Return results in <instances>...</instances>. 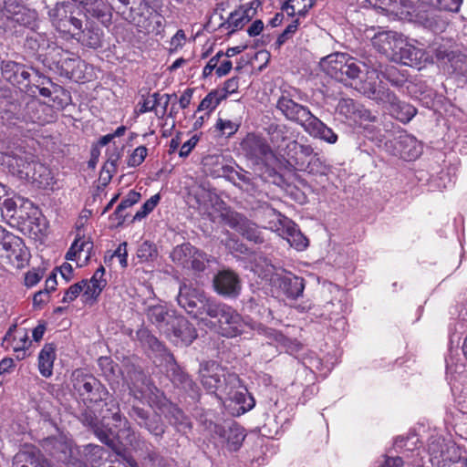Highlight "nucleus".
<instances>
[{"label": "nucleus", "instance_id": "nucleus-2", "mask_svg": "<svg viewBox=\"0 0 467 467\" xmlns=\"http://www.w3.org/2000/svg\"><path fill=\"white\" fill-rule=\"evenodd\" d=\"M275 108L285 119L302 127L309 136L330 144L337 142V135L333 130L315 116L308 107L296 102L291 92L283 90Z\"/></svg>", "mask_w": 467, "mask_h": 467}, {"label": "nucleus", "instance_id": "nucleus-41", "mask_svg": "<svg viewBox=\"0 0 467 467\" xmlns=\"http://www.w3.org/2000/svg\"><path fill=\"white\" fill-rule=\"evenodd\" d=\"M280 286L287 297L295 299L303 294L305 288L304 279L296 275L284 276Z\"/></svg>", "mask_w": 467, "mask_h": 467}, {"label": "nucleus", "instance_id": "nucleus-42", "mask_svg": "<svg viewBox=\"0 0 467 467\" xmlns=\"http://www.w3.org/2000/svg\"><path fill=\"white\" fill-rule=\"evenodd\" d=\"M287 156L294 159L296 163L298 164L299 161H303L304 157H310L314 154V149L311 145L301 144L296 140L290 141L287 146Z\"/></svg>", "mask_w": 467, "mask_h": 467}, {"label": "nucleus", "instance_id": "nucleus-45", "mask_svg": "<svg viewBox=\"0 0 467 467\" xmlns=\"http://www.w3.org/2000/svg\"><path fill=\"white\" fill-rule=\"evenodd\" d=\"M361 104L352 99H341L337 104V109L340 115L347 119L357 121V111Z\"/></svg>", "mask_w": 467, "mask_h": 467}, {"label": "nucleus", "instance_id": "nucleus-26", "mask_svg": "<svg viewBox=\"0 0 467 467\" xmlns=\"http://www.w3.org/2000/svg\"><path fill=\"white\" fill-rule=\"evenodd\" d=\"M429 57L423 49L408 44L404 39L393 60L405 66L420 68L429 60Z\"/></svg>", "mask_w": 467, "mask_h": 467}, {"label": "nucleus", "instance_id": "nucleus-25", "mask_svg": "<svg viewBox=\"0 0 467 467\" xmlns=\"http://www.w3.org/2000/svg\"><path fill=\"white\" fill-rule=\"evenodd\" d=\"M80 420L84 425L91 428L96 437L104 444L111 447L114 445L115 431L111 428L105 426L99 422L97 415L88 407L80 416Z\"/></svg>", "mask_w": 467, "mask_h": 467}, {"label": "nucleus", "instance_id": "nucleus-40", "mask_svg": "<svg viewBox=\"0 0 467 467\" xmlns=\"http://www.w3.org/2000/svg\"><path fill=\"white\" fill-rule=\"evenodd\" d=\"M22 239L8 232L0 242V256L8 259H11L12 256L18 258L20 256L18 253L22 251Z\"/></svg>", "mask_w": 467, "mask_h": 467}, {"label": "nucleus", "instance_id": "nucleus-12", "mask_svg": "<svg viewBox=\"0 0 467 467\" xmlns=\"http://www.w3.org/2000/svg\"><path fill=\"white\" fill-rule=\"evenodd\" d=\"M18 172L25 174L26 177L37 183L40 187H48L53 183V177L50 170L44 164L36 161L32 154L15 157Z\"/></svg>", "mask_w": 467, "mask_h": 467}, {"label": "nucleus", "instance_id": "nucleus-5", "mask_svg": "<svg viewBox=\"0 0 467 467\" xmlns=\"http://www.w3.org/2000/svg\"><path fill=\"white\" fill-rule=\"evenodd\" d=\"M200 373L202 384L210 392L220 391L224 394L229 388L240 386L239 376L229 372L215 361H208L203 364Z\"/></svg>", "mask_w": 467, "mask_h": 467}, {"label": "nucleus", "instance_id": "nucleus-22", "mask_svg": "<svg viewBox=\"0 0 467 467\" xmlns=\"http://www.w3.org/2000/svg\"><path fill=\"white\" fill-rule=\"evenodd\" d=\"M3 78L21 90L27 88L30 84L31 74L28 68L15 61H4L1 67Z\"/></svg>", "mask_w": 467, "mask_h": 467}, {"label": "nucleus", "instance_id": "nucleus-28", "mask_svg": "<svg viewBox=\"0 0 467 467\" xmlns=\"http://www.w3.org/2000/svg\"><path fill=\"white\" fill-rule=\"evenodd\" d=\"M395 154L405 161L417 159L422 151L420 143L415 137L407 133H401L393 140Z\"/></svg>", "mask_w": 467, "mask_h": 467}, {"label": "nucleus", "instance_id": "nucleus-33", "mask_svg": "<svg viewBox=\"0 0 467 467\" xmlns=\"http://www.w3.org/2000/svg\"><path fill=\"white\" fill-rule=\"evenodd\" d=\"M268 337H271L277 345L282 348L285 351L296 358L301 359L303 364L306 366L305 355V347L296 339H292L285 336L284 334L271 330L268 333Z\"/></svg>", "mask_w": 467, "mask_h": 467}, {"label": "nucleus", "instance_id": "nucleus-63", "mask_svg": "<svg viewBox=\"0 0 467 467\" xmlns=\"http://www.w3.org/2000/svg\"><path fill=\"white\" fill-rule=\"evenodd\" d=\"M113 255L119 258V264L122 267H126L128 265L127 243H121L114 252Z\"/></svg>", "mask_w": 467, "mask_h": 467}, {"label": "nucleus", "instance_id": "nucleus-4", "mask_svg": "<svg viewBox=\"0 0 467 467\" xmlns=\"http://www.w3.org/2000/svg\"><path fill=\"white\" fill-rule=\"evenodd\" d=\"M322 70L332 78L346 84L357 79L360 73L359 62L346 53H334L322 58Z\"/></svg>", "mask_w": 467, "mask_h": 467}, {"label": "nucleus", "instance_id": "nucleus-18", "mask_svg": "<svg viewBox=\"0 0 467 467\" xmlns=\"http://www.w3.org/2000/svg\"><path fill=\"white\" fill-rule=\"evenodd\" d=\"M164 334L180 346H189L197 337L195 327L182 316H176Z\"/></svg>", "mask_w": 467, "mask_h": 467}, {"label": "nucleus", "instance_id": "nucleus-43", "mask_svg": "<svg viewBox=\"0 0 467 467\" xmlns=\"http://www.w3.org/2000/svg\"><path fill=\"white\" fill-rule=\"evenodd\" d=\"M140 199V193L135 191H130L127 196L117 206L113 215L119 220L118 224L120 225L126 219V214L123 212L137 203Z\"/></svg>", "mask_w": 467, "mask_h": 467}, {"label": "nucleus", "instance_id": "nucleus-49", "mask_svg": "<svg viewBox=\"0 0 467 467\" xmlns=\"http://www.w3.org/2000/svg\"><path fill=\"white\" fill-rule=\"evenodd\" d=\"M422 2L440 10L458 12L462 0H422Z\"/></svg>", "mask_w": 467, "mask_h": 467}, {"label": "nucleus", "instance_id": "nucleus-57", "mask_svg": "<svg viewBox=\"0 0 467 467\" xmlns=\"http://www.w3.org/2000/svg\"><path fill=\"white\" fill-rule=\"evenodd\" d=\"M239 88L238 78H231L227 79L222 88H218L219 93L223 94V99H226L229 95L237 92Z\"/></svg>", "mask_w": 467, "mask_h": 467}, {"label": "nucleus", "instance_id": "nucleus-10", "mask_svg": "<svg viewBox=\"0 0 467 467\" xmlns=\"http://www.w3.org/2000/svg\"><path fill=\"white\" fill-rule=\"evenodd\" d=\"M130 418L136 424L147 431L155 438L161 439L166 431V425L162 420L161 414L148 410L136 404H132L128 411Z\"/></svg>", "mask_w": 467, "mask_h": 467}, {"label": "nucleus", "instance_id": "nucleus-8", "mask_svg": "<svg viewBox=\"0 0 467 467\" xmlns=\"http://www.w3.org/2000/svg\"><path fill=\"white\" fill-rule=\"evenodd\" d=\"M130 394L137 400H147L154 407L158 402H163L164 394L140 370H135L130 375Z\"/></svg>", "mask_w": 467, "mask_h": 467}, {"label": "nucleus", "instance_id": "nucleus-29", "mask_svg": "<svg viewBox=\"0 0 467 467\" xmlns=\"http://www.w3.org/2000/svg\"><path fill=\"white\" fill-rule=\"evenodd\" d=\"M145 314L148 320L162 333L167 332L169 326L176 317L174 311L170 310L161 303L148 305L145 308Z\"/></svg>", "mask_w": 467, "mask_h": 467}, {"label": "nucleus", "instance_id": "nucleus-48", "mask_svg": "<svg viewBox=\"0 0 467 467\" xmlns=\"http://www.w3.org/2000/svg\"><path fill=\"white\" fill-rule=\"evenodd\" d=\"M63 51L64 52L61 55L54 53L51 57V59L58 67L66 69L67 71H68L69 69H73L75 63L78 62V57L67 50L63 49Z\"/></svg>", "mask_w": 467, "mask_h": 467}, {"label": "nucleus", "instance_id": "nucleus-3", "mask_svg": "<svg viewBox=\"0 0 467 467\" xmlns=\"http://www.w3.org/2000/svg\"><path fill=\"white\" fill-rule=\"evenodd\" d=\"M53 107L41 102L39 99H31L21 108V105L11 98L5 100L2 118L7 120H20L25 123L43 126L52 122L55 119Z\"/></svg>", "mask_w": 467, "mask_h": 467}, {"label": "nucleus", "instance_id": "nucleus-23", "mask_svg": "<svg viewBox=\"0 0 467 467\" xmlns=\"http://www.w3.org/2000/svg\"><path fill=\"white\" fill-rule=\"evenodd\" d=\"M381 105L398 120L407 123L415 116L417 109L410 104L400 101L392 91L385 96Z\"/></svg>", "mask_w": 467, "mask_h": 467}, {"label": "nucleus", "instance_id": "nucleus-38", "mask_svg": "<svg viewBox=\"0 0 467 467\" xmlns=\"http://www.w3.org/2000/svg\"><path fill=\"white\" fill-rule=\"evenodd\" d=\"M252 8L240 7L232 12L228 19L221 25V27L230 29V34L242 29L250 20Z\"/></svg>", "mask_w": 467, "mask_h": 467}, {"label": "nucleus", "instance_id": "nucleus-14", "mask_svg": "<svg viewBox=\"0 0 467 467\" xmlns=\"http://www.w3.org/2000/svg\"><path fill=\"white\" fill-rule=\"evenodd\" d=\"M213 287L217 295L224 298L234 299L241 294L242 281L233 270L223 269L214 275Z\"/></svg>", "mask_w": 467, "mask_h": 467}, {"label": "nucleus", "instance_id": "nucleus-27", "mask_svg": "<svg viewBox=\"0 0 467 467\" xmlns=\"http://www.w3.org/2000/svg\"><path fill=\"white\" fill-rule=\"evenodd\" d=\"M73 38L85 47L98 49L102 47L104 32L94 22L87 21L84 28L74 33Z\"/></svg>", "mask_w": 467, "mask_h": 467}, {"label": "nucleus", "instance_id": "nucleus-36", "mask_svg": "<svg viewBox=\"0 0 467 467\" xmlns=\"http://www.w3.org/2000/svg\"><path fill=\"white\" fill-rule=\"evenodd\" d=\"M154 407L158 408L171 425L177 427H190V422L183 411L175 404L170 402L164 396L163 402H158Z\"/></svg>", "mask_w": 467, "mask_h": 467}, {"label": "nucleus", "instance_id": "nucleus-55", "mask_svg": "<svg viewBox=\"0 0 467 467\" xmlns=\"http://www.w3.org/2000/svg\"><path fill=\"white\" fill-rule=\"evenodd\" d=\"M148 154V150L145 146L137 147L128 159V166L137 167L140 166L145 160Z\"/></svg>", "mask_w": 467, "mask_h": 467}, {"label": "nucleus", "instance_id": "nucleus-34", "mask_svg": "<svg viewBox=\"0 0 467 467\" xmlns=\"http://www.w3.org/2000/svg\"><path fill=\"white\" fill-rule=\"evenodd\" d=\"M170 103V95L163 94L161 95L158 92L153 93L152 95L145 98L140 103V108L139 109V112L140 114L155 111L156 116H164L168 105Z\"/></svg>", "mask_w": 467, "mask_h": 467}, {"label": "nucleus", "instance_id": "nucleus-35", "mask_svg": "<svg viewBox=\"0 0 467 467\" xmlns=\"http://www.w3.org/2000/svg\"><path fill=\"white\" fill-rule=\"evenodd\" d=\"M431 452L434 461L443 466L450 462H456L459 458L457 446L452 442H441L431 447Z\"/></svg>", "mask_w": 467, "mask_h": 467}, {"label": "nucleus", "instance_id": "nucleus-24", "mask_svg": "<svg viewBox=\"0 0 467 467\" xmlns=\"http://www.w3.org/2000/svg\"><path fill=\"white\" fill-rule=\"evenodd\" d=\"M403 40V36L395 31H379L374 35L371 42L379 52L391 56L393 59Z\"/></svg>", "mask_w": 467, "mask_h": 467}, {"label": "nucleus", "instance_id": "nucleus-17", "mask_svg": "<svg viewBox=\"0 0 467 467\" xmlns=\"http://www.w3.org/2000/svg\"><path fill=\"white\" fill-rule=\"evenodd\" d=\"M379 78V68L376 65H373L367 70L366 78L359 82V87L357 88L368 99L375 100L378 104H381L385 99V96L391 90L386 88Z\"/></svg>", "mask_w": 467, "mask_h": 467}, {"label": "nucleus", "instance_id": "nucleus-47", "mask_svg": "<svg viewBox=\"0 0 467 467\" xmlns=\"http://www.w3.org/2000/svg\"><path fill=\"white\" fill-rule=\"evenodd\" d=\"M224 100L223 98V94L219 93L217 88L211 90L204 99L201 101L198 106L197 110H208V112L213 111L216 109V107Z\"/></svg>", "mask_w": 467, "mask_h": 467}, {"label": "nucleus", "instance_id": "nucleus-52", "mask_svg": "<svg viewBox=\"0 0 467 467\" xmlns=\"http://www.w3.org/2000/svg\"><path fill=\"white\" fill-rule=\"evenodd\" d=\"M240 124L234 122L230 119H223L219 118L215 124V128L217 130L221 132L222 135L231 137L235 134L239 130Z\"/></svg>", "mask_w": 467, "mask_h": 467}, {"label": "nucleus", "instance_id": "nucleus-56", "mask_svg": "<svg viewBox=\"0 0 467 467\" xmlns=\"http://www.w3.org/2000/svg\"><path fill=\"white\" fill-rule=\"evenodd\" d=\"M86 285V280H82L79 283L74 284L68 287V289L65 292V295L62 298L63 303H70L74 301L79 294L83 291Z\"/></svg>", "mask_w": 467, "mask_h": 467}, {"label": "nucleus", "instance_id": "nucleus-54", "mask_svg": "<svg viewBox=\"0 0 467 467\" xmlns=\"http://www.w3.org/2000/svg\"><path fill=\"white\" fill-rule=\"evenodd\" d=\"M300 25V21L298 18L295 19L290 23L285 29L283 31L282 34L279 35L277 37V40L275 42V45L277 47H280L283 46L289 38L293 36V35L296 32L298 26Z\"/></svg>", "mask_w": 467, "mask_h": 467}, {"label": "nucleus", "instance_id": "nucleus-64", "mask_svg": "<svg viewBox=\"0 0 467 467\" xmlns=\"http://www.w3.org/2000/svg\"><path fill=\"white\" fill-rule=\"evenodd\" d=\"M197 141L198 140L195 137H192L190 140L185 141L180 149V157L186 158L191 153L192 149L196 146Z\"/></svg>", "mask_w": 467, "mask_h": 467}, {"label": "nucleus", "instance_id": "nucleus-46", "mask_svg": "<svg viewBox=\"0 0 467 467\" xmlns=\"http://www.w3.org/2000/svg\"><path fill=\"white\" fill-rule=\"evenodd\" d=\"M288 130V127L285 124L272 123L267 128L271 142L277 147H280L281 143L287 140Z\"/></svg>", "mask_w": 467, "mask_h": 467}, {"label": "nucleus", "instance_id": "nucleus-30", "mask_svg": "<svg viewBox=\"0 0 467 467\" xmlns=\"http://www.w3.org/2000/svg\"><path fill=\"white\" fill-rule=\"evenodd\" d=\"M223 395H225L230 401L229 406L233 404L238 406L236 409L238 415L251 410L255 405L254 397L248 393L241 381L239 387L229 388Z\"/></svg>", "mask_w": 467, "mask_h": 467}, {"label": "nucleus", "instance_id": "nucleus-59", "mask_svg": "<svg viewBox=\"0 0 467 467\" xmlns=\"http://www.w3.org/2000/svg\"><path fill=\"white\" fill-rule=\"evenodd\" d=\"M74 242H78V245L77 246V253L78 254V257L80 258L81 254L85 253V259L88 260L90 255V251L93 248V244L89 240L77 238Z\"/></svg>", "mask_w": 467, "mask_h": 467}, {"label": "nucleus", "instance_id": "nucleus-61", "mask_svg": "<svg viewBox=\"0 0 467 467\" xmlns=\"http://www.w3.org/2000/svg\"><path fill=\"white\" fill-rule=\"evenodd\" d=\"M377 117L371 113L370 110L365 109L362 105H360L359 109L357 111V121L362 124L363 121L375 122Z\"/></svg>", "mask_w": 467, "mask_h": 467}, {"label": "nucleus", "instance_id": "nucleus-39", "mask_svg": "<svg viewBox=\"0 0 467 467\" xmlns=\"http://www.w3.org/2000/svg\"><path fill=\"white\" fill-rule=\"evenodd\" d=\"M56 358V348L53 344H46L38 355V369L45 378L53 373V364Z\"/></svg>", "mask_w": 467, "mask_h": 467}, {"label": "nucleus", "instance_id": "nucleus-15", "mask_svg": "<svg viewBox=\"0 0 467 467\" xmlns=\"http://www.w3.org/2000/svg\"><path fill=\"white\" fill-rule=\"evenodd\" d=\"M277 222L270 226V229L275 232H281L279 234L298 251L306 249L308 245L307 238L300 232L296 224L280 213H276Z\"/></svg>", "mask_w": 467, "mask_h": 467}, {"label": "nucleus", "instance_id": "nucleus-62", "mask_svg": "<svg viewBox=\"0 0 467 467\" xmlns=\"http://www.w3.org/2000/svg\"><path fill=\"white\" fill-rule=\"evenodd\" d=\"M16 202L13 198H6L2 203V213L6 216L13 218L16 212Z\"/></svg>", "mask_w": 467, "mask_h": 467}, {"label": "nucleus", "instance_id": "nucleus-53", "mask_svg": "<svg viewBox=\"0 0 467 467\" xmlns=\"http://www.w3.org/2000/svg\"><path fill=\"white\" fill-rule=\"evenodd\" d=\"M137 255L143 262L153 260L157 256L156 247L152 243L145 241L138 248Z\"/></svg>", "mask_w": 467, "mask_h": 467}, {"label": "nucleus", "instance_id": "nucleus-19", "mask_svg": "<svg viewBox=\"0 0 467 467\" xmlns=\"http://www.w3.org/2000/svg\"><path fill=\"white\" fill-rule=\"evenodd\" d=\"M24 46L32 55L40 57H51L54 53L61 55L64 52L63 48L58 47L46 34L36 31H32L26 36Z\"/></svg>", "mask_w": 467, "mask_h": 467}, {"label": "nucleus", "instance_id": "nucleus-60", "mask_svg": "<svg viewBox=\"0 0 467 467\" xmlns=\"http://www.w3.org/2000/svg\"><path fill=\"white\" fill-rule=\"evenodd\" d=\"M223 56V53L220 51L208 61L207 65L203 67L202 70V75L204 77L210 76L214 69L216 70L218 67L219 60Z\"/></svg>", "mask_w": 467, "mask_h": 467}, {"label": "nucleus", "instance_id": "nucleus-32", "mask_svg": "<svg viewBox=\"0 0 467 467\" xmlns=\"http://www.w3.org/2000/svg\"><path fill=\"white\" fill-rule=\"evenodd\" d=\"M169 368H167V376L172 384L185 392H196V384L192 380L188 374L174 362L173 357L169 356Z\"/></svg>", "mask_w": 467, "mask_h": 467}, {"label": "nucleus", "instance_id": "nucleus-44", "mask_svg": "<svg viewBox=\"0 0 467 467\" xmlns=\"http://www.w3.org/2000/svg\"><path fill=\"white\" fill-rule=\"evenodd\" d=\"M377 67L379 68V76L388 80L392 86L400 88L404 85L405 78L399 73L395 67H383L381 64H379Z\"/></svg>", "mask_w": 467, "mask_h": 467}, {"label": "nucleus", "instance_id": "nucleus-6", "mask_svg": "<svg viewBox=\"0 0 467 467\" xmlns=\"http://www.w3.org/2000/svg\"><path fill=\"white\" fill-rule=\"evenodd\" d=\"M215 301L214 298L206 296L202 291L186 284L181 285L177 296L178 305L195 318L203 314L209 317Z\"/></svg>", "mask_w": 467, "mask_h": 467}, {"label": "nucleus", "instance_id": "nucleus-1", "mask_svg": "<svg viewBox=\"0 0 467 467\" xmlns=\"http://www.w3.org/2000/svg\"><path fill=\"white\" fill-rule=\"evenodd\" d=\"M71 378L74 391L87 407L105 402L107 409L102 413V420H111L114 428L118 430V435L125 439L128 444L133 446L139 435L131 427L130 421L121 415L119 403L114 400L107 401L109 391L101 382L94 376L80 369L75 370Z\"/></svg>", "mask_w": 467, "mask_h": 467}, {"label": "nucleus", "instance_id": "nucleus-21", "mask_svg": "<svg viewBox=\"0 0 467 467\" xmlns=\"http://www.w3.org/2000/svg\"><path fill=\"white\" fill-rule=\"evenodd\" d=\"M244 154L254 164L263 161L265 158L272 153L271 148L266 140L254 134H249L241 143Z\"/></svg>", "mask_w": 467, "mask_h": 467}, {"label": "nucleus", "instance_id": "nucleus-37", "mask_svg": "<svg viewBox=\"0 0 467 467\" xmlns=\"http://www.w3.org/2000/svg\"><path fill=\"white\" fill-rule=\"evenodd\" d=\"M217 432L224 438L231 451H237L245 438L244 428L236 423L231 424L227 429L220 428Z\"/></svg>", "mask_w": 467, "mask_h": 467}, {"label": "nucleus", "instance_id": "nucleus-13", "mask_svg": "<svg viewBox=\"0 0 467 467\" xmlns=\"http://www.w3.org/2000/svg\"><path fill=\"white\" fill-rule=\"evenodd\" d=\"M435 57L449 74L455 75L462 82H467V56L451 50L446 46L435 49Z\"/></svg>", "mask_w": 467, "mask_h": 467}, {"label": "nucleus", "instance_id": "nucleus-11", "mask_svg": "<svg viewBox=\"0 0 467 467\" xmlns=\"http://www.w3.org/2000/svg\"><path fill=\"white\" fill-rule=\"evenodd\" d=\"M173 263L186 269L203 271L206 262H209L206 254L196 249L191 244L186 243L177 245L171 253Z\"/></svg>", "mask_w": 467, "mask_h": 467}, {"label": "nucleus", "instance_id": "nucleus-51", "mask_svg": "<svg viewBox=\"0 0 467 467\" xmlns=\"http://www.w3.org/2000/svg\"><path fill=\"white\" fill-rule=\"evenodd\" d=\"M15 345L13 347L14 351L17 352L18 358H24L26 357V349L31 344V341L28 338L27 333L24 331L23 333H18L14 337Z\"/></svg>", "mask_w": 467, "mask_h": 467}, {"label": "nucleus", "instance_id": "nucleus-31", "mask_svg": "<svg viewBox=\"0 0 467 467\" xmlns=\"http://www.w3.org/2000/svg\"><path fill=\"white\" fill-rule=\"evenodd\" d=\"M104 275L105 268L103 266H99L89 281L86 280L82 295L84 303L92 305L97 301L99 296L107 285V280L104 278Z\"/></svg>", "mask_w": 467, "mask_h": 467}, {"label": "nucleus", "instance_id": "nucleus-9", "mask_svg": "<svg viewBox=\"0 0 467 467\" xmlns=\"http://www.w3.org/2000/svg\"><path fill=\"white\" fill-rule=\"evenodd\" d=\"M54 27L61 34L70 35L82 28L83 22L74 15L71 4H57L49 12Z\"/></svg>", "mask_w": 467, "mask_h": 467}, {"label": "nucleus", "instance_id": "nucleus-50", "mask_svg": "<svg viewBox=\"0 0 467 467\" xmlns=\"http://www.w3.org/2000/svg\"><path fill=\"white\" fill-rule=\"evenodd\" d=\"M160 194L152 195L133 216L132 222L140 221L151 213L160 202Z\"/></svg>", "mask_w": 467, "mask_h": 467}, {"label": "nucleus", "instance_id": "nucleus-58", "mask_svg": "<svg viewBox=\"0 0 467 467\" xmlns=\"http://www.w3.org/2000/svg\"><path fill=\"white\" fill-rule=\"evenodd\" d=\"M126 19L138 27L146 28L148 26V17L142 13L135 12L132 7L130 9V13Z\"/></svg>", "mask_w": 467, "mask_h": 467}, {"label": "nucleus", "instance_id": "nucleus-20", "mask_svg": "<svg viewBox=\"0 0 467 467\" xmlns=\"http://www.w3.org/2000/svg\"><path fill=\"white\" fill-rule=\"evenodd\" d=\"M4 9L5 16L7 18V30L11 22L24 26H32L37 18L35 10L26 8L25 5L16 3V0H5Z\"/></svg>", "mask_w": 467, "mask_h": 467}, {"label": "nucleus", "instance_id": "nucleus-16", "mask_svg": "<svg viewBox=\"0 0 467 467\" xmlns=\"http://www.w3.org/2000/svg\"><path fill=\"white\" fill-rule=\"evenodd\" d=\"M224 222L239 232L247 240L262 244L265 238L258 226L238 213L227 211L223 214Z\"/></svg>", "mask_w": 467, "mask_h": 467}, {"label": "nucleus", "instance_id": "nucleus-7", "mask_svg": "<svg viewBox=\"0 0 467 467\" xmlns=\"http://www.w3.org/2000/svg\"><path fill=\"white\" fill-rule=\"evenodd\" d=\"M209 317L215 319L219 332L223 337H234L244 331V322L242 316L225 303L216 300Z\"/></svg>", "mask_w": 467, "mask_h": 467}]
</instances>
